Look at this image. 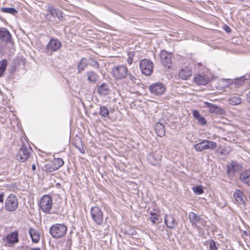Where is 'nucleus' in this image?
Returning a JSON list of instances; mask_svg holds the SVG:
<instances>
[{
	"label": "nucleus",
	"instance_id": "f257e3e1",
	"mask_svg": "<svg viewBox=\"0 0 250 250\" xmlns=\"http://www.w3.org/2000/svg\"><path fill=\"white\" fill-rule=\"evenodd\" d=\"M110 74L114 80H122L127 77L128 68L125 64L116 65L111 68Z\"/></svg>",
	"mask_w": 250,
	"mask_h": 250
},
{
	"label": "nucleus",
	"instance_id": "f03ea898",
	"mask_svg": "<svg viewBox=\"0 0 250 250\" xmlns=\"http://www.w3.org/2000/svg\"><path fill=\"white\" fill-rule=\"evenodd\" d=\"M21 146L16 154V158L20 162H24L30 157L32 148L26 140L23 141L21 139Z\"/></svg>",
	"mask_w": 250,
	"mask_h": 250
},
{
	"label": "nucleus",
	"instance_id": "7ed1b4c3",
	"mask_svg": "<svg viewBox=\"0 0 250 250\" xmlns=\"http://www.w3.org/2000/svg\"><path fill=\"white\" fill-rule=\"evenodd\" d=\"M67 231V227L62 224L56 223L50 228L49 232L52 237L61 238L64 236Z\"/></svg>",
	"mask_w": 250,
	"mask_h": 250
},
{
	"label": "nucleus",
	"instance_id": "20e7f679",
	"mask_svg": "<svg viewBox=\"0 0 250 250\" xmlns=\"http://www.w3.org/2000/svg\"><path fill=\"white\" fill-rule=\"evenodd\" d=\"M53 206V200L48 194L43 195L40 199L39 207L45 213H50Z\"/></svg>",
	"mask_w": 250,
	"mask_h": 250
},
{
	"label": "nucleus",
	"instance_id": "39448f33",
	"mask_svg": "<svg viewBox=\"0 0 250 250\" xmlns=\"http://www.w3.org/2000/svg\"><path fill=\"white\" fill-rule=\"evenodd\" d=\"M90 212L93 221L96 225L101 226L103 224L104 212L100 207L97 206L92 207L90 208Z\"/></svg>",
	"mask_w": 250,
	"mask_h": 250
},
{
	"label": "nucleus",
	"instance_id": "423d86ee",
	"mask_svg": "<svg viewBox=\"0 0 250 250\" xmlns=\"http://www.w3.org/2000/svg\"><path fill=\"white\" fill-rule=\"evenodd\" d=\"M64 162L62 158H54L51 161L44 165L42 169L45 171L52 172L58 169L60 167L62 166Z\"/></svg>",
	"mask_w": 250,
	"mask_h": 250
},
{
	"label": "nucleus",
	"instance_id": "0eeeda50",
	"mask_svg": "<svg viewBox=\"0 0 250 250\" xmlns=\"http://www.w3.org/2000/svg\"><path fill=\"white\" fill-rule=\"evenodd\" d=\"M19 202L16 196L10 194L6 199L5 202V209L10 212L15 211L18 208Z\"/></svg>",
	"mask_w": 250,
	"mask_h": 250
},
{
	"label": "nucleus",
	"instance_id": "6e6552de",
	"mask_svg": "<svg viewBox=\"0 0 250 250\" xmlns=\"http://www.w3.org/2000/svg\"><path fill=\"white\" fill-rule=\"evenodd\" d=\"M140 68L143 74L149 76L153 71V62L147 59L141 60L140 62Z\"/></svg>",
	"mask_w": 250,
	"mask_h": 250
},
{
	"label": "nucleus",
	"instance_id": "1a4fd4ad",
	"mask_svg": "<svg viewBox=\"0 0 250 250\" xmlns=\"http://www.w3.org/2000/svg\"><path fill=\"white\" fill-rule=\"evenodd\" d=\"M216 146L217 144L215 142L204 140L201 142L195 144L194 145V148L196 151L201 152L206 149H214Z\"/></svg>",
	"mask_w": 250,
	"mask_h": 250
},
{
	"label": "nucleus",
	"instance_id": "9d476101",
	"mask_svg": "<svg viewBox=\"0 0 250 250\" xmlns=\"http://www.w3.org/2000/svg\"><path fill=\"white\" fill-rule=\"evenodd\" d=\"M227 174L229 177H233L236 172L242 168V165L235 161H231L230 163L226 165Z\"/></svg>",
	"mask_w": 250,
	"mask_h": 250
},
{
	"label": "nucleus",
	"instance_id": "9b49d317",
	"mask_svg": "<svg viewBox=\"0 0 250 250\" xmlns=\"http://www.w3.org/2000/svg\"><path fill=\"white\" fill-rule=\"evenodd\" d=\"M171 54L163 50L160 53V56L162 65L165 68L169 69L171 66Z\"/></svg>",
	"mask_w": 250,
	"mask_h": 250
},
{
	"label": "nucleus",
	"instance_id": "f8f14e48",
	"mask_svg": "<svg viewBox=\"0 0 250 250\" xmlns=\"http://www.w3.org/2000/svg\"><path fill=\"white\" fill-rule=\"evenodd\" d=\"M62 43L58 39L51 38L46 45V50L49 52H55L62 47Z\"/></svg>",
	"mask_w": 250,
	"mask_h": 250
},
{
	"label": "nucleus",
	"instance_id": "ddd939ff",
	"mask_svg": "<svg viewBox=\"0 0 250 250\" xmlns=\"http://www.w3.org/2000/svg\"><path fill=\"white\" fill-rule=\"evenodd\" d=\"M19 233L18 231H15L8 234L3 239V241L7 243V246H11L19 241Z\"/></svg>",
	"mask_w": 250,
	"mask_h": 250
},
{
	"label": "nucleus",
	"instance_id": "4468645a",
	"mask_svg": "<svg viewBox=\"0 0 250 250\" xmlns=\"http://www.w3.org/2000/svg\"><path fill=\"white\" fill-rule=\"evenodd\" d=\"M164 222L167 228L172 229L177 225L178 223L172 214H166L164 217Z\"/></svg>",
	"mask_w": 250,
	"mask_h": 250
},
{
	"label": "nucleus",
	"instance_id": "2eb2a0df",
	"mask_svg": "<svg viewBox=\"0 0 250 250\" xmlns=\"http://www.w3.org/2000/svg\"><path fill=\"white\" fill-rule=\"evenodd\" d=\"M192 69L188 66L181 69L178 72L179 77L185 80L188 79L192 76Z\"/></svg>",
	"mask_w": 250,
	"mask_h": 250
},
{
	"label": "nucleus",
	"instance_id": "dca6fc26",
	"mask_svg": "<svg viewBox=\"0 0 250 250\" xmlns=\"http://www.w3.org/2000/svg\"><path fill=\"white\" fill-rule=\"evenodd\" d=\"M206 106L209 108L210 113H215L219 115H223L225 113V111L220 106H218L214 104L206 102Z\"/></svg>",
	"mask_w": 250,
	"mask_h": 250
},
{
	"label": "nucleus",
	"instance_id": "f3484780",
	"mask_svg": "<svg viewBox=\"0 0 250 250\" xmlns=\"http://www.w3.org/2000/svg\"><path fill=\"white\" fill-rule=\"evenodd\" d=\"M11 35L5 28H0V40L4 42L8 43L10 41Z\"/></svg>",
	"mask_w": 250,
	"mask_h": 250
},
{
	"label": "nucleus",
	"instance_id": "a211bd4d",
	"mask_svg": "<svg viewBox=\"0 0 250 250\" xmlns=\"http://www.w3.org/2000/svg\"><path fill=\"white\" fill-rule=\"evenodd\" d=\"M48 11L52 16L57 17L60 21L63 20L62 12L59 9H56L53 6H50L48 7Z\"/></svg>",
	"mask_w": 250,
	"mask_h": 250
},
{
	"label": "nucleus",
	"instance_id": "6ab92c4d",
	"mask_svg": "<svg viewBox=\"0 0 250 250\" xmlns=\"http://www.w3.org/2000/svg\"><path fill=\"white\" fill-rule=\"evenodd\" d=\"M240 180L250 186V169H245L243 171L240 175Z\"/></svg>",
	"mask_w": 250,
	"mask_h": 250
},
{
	"label": "nucleus",
	"instance_id": "aec40b11",
	"mask_svg": "<svg viewBox=\"0 0 250 250\" xmlns=\"http://www.w3.org/2000/svg\"><path fill=\"white\" fill-rule=\"evenodd\" d=\"M97 91L100 96H105L109 93L110 88L107 83H103L98 87Z\"/></svg>",
	"mask_w": 250,
	"mask_h": 250
},
{
	"label": "nucleus",
	"instance_id": "412c9836",
	"mask_svg": "<svg viewBox=\"0 0 250 250\" xmlns=\"http://www.w3.org/2000/svg\"><path fill=\"white\" fill-rule=\"evenodd\" d=\"M87 79L89 83H95L99 80V76L95 71L90 70L86 73Z\"/></svg>",
	"mask_w": 250,
	"mask_h": 250
},
{
	"label": "nucleus",
	"instance_id": "4be33fe9",
	"mask_svg": "<svg viewBox=\"0 0 250 250\" xmlns=\"http://www.w3.org/2000/svg\"><path fill=\"white\" fill-rule=\"evenodd\" d=\"M29 233L33 242L37 243L39 242L40 240V233L37 229L34 228H30L29 230Z\"/></svg>",
	"mask_w": 250,
	"mask_h": 250
},
{
	"label": "nucleus",
	"instance_id": "5701e85b",
	"mask_svg": "<svg viewBox=\"0 0 250 250\" xmlns=\"http://www.w3.org/2000/svg\"><path fill=\"white\" fill-rule=\"evenodd\" d=\"M188 218L192 226L198 228L197 223L200 220V216L196 215L193 212H190L188 213Z\"/></svg>",
	"mask_w": 250,
	"mask_h": 250
},
{
	"label": "nucleus",
	"instance_id": "b1692460",
	"mask_svg": "<svg viewBox=\"0 0 250 250\" xmlns=\"http://www.w3.org/2000/svg\"><path fill=\"white\" fill-rule=\"evenodd\" d=\"M195 83L199 85H206L208 82V79L205 75H198L194 78Z\"/></svg>",
	"mask_w": 250,
	"mask_h": 250
},
{
	"label": "nucleus",
	"instance_id": "393cba45",
	"mask_svg": "<svg viewBox=\"0 0 250 250\" xmlns=\"http://www.w3.org/2000/svg\"><path fill=\"white\" fill-rule=\"evenodd\" d=\"M243 192L239 189H237L233 193V196L235 198L236 201L241 205L245 204L244 200L243 199Z\"/></svg>",
	"mask_w": 250,
	"mask_h": 250
},
{
	"label": "nucleus",
	"instance_id": "a878e982",
	"mask_svg": "<svg viewBox=\"0 0 250 250\" xmlns=\"http://www.w3.org/2000/svg\"><path fill=\"white\" fill-rule=\"evenodd\" d=\"M229 103L233 105L240 104L242 102V99L238 95H233L229 99Z\"/></svg>",
	"mask_w": 250,
	"mask_h": 250
},
{
	"label": "nucleus",
	"instance_id": "bb28decb",
	"mask_svg": "<svg viewBox=\"0 0 250 250\" xmlns=\"http://www.w3.org/2000/svg\"><path fill=\"white\" fill-rule=\"evenodd\" d=\"M88 62L86 58H83L81 60L78 65V70L79 73H81L87 66Z\"/></svg>",
	"mask_w": 250,
	"mask_h": 250
},
{
	"label": "nucleus",
	"instance_id": "cd10ccee",
	"mask_svg": "<svg viewBox=\"0 0 250 250\" xmlns=\"http://www.w3.org/2000/svg\"><path fill=\"white\" fill-rule=\"evenodd\" d=\"M250 78V75H245L236 79L233 83L236 86L239 87L242 85L244 83L245 80H248Z\"/></svg>",
	"mask_w": 250,
	"mask_h": 250
},
{
	"label": "nucleus",
	"instance_id": "c85d7f7f",
	"mask_svg": "<svg viewBox=\"0 0 250 250\" xmlns=\"http://www.w3.org/2000/svg\"><path fill=\"white\" fill-rule=\"evenodd\" d=\"M7 65V61L5 59H3L0 61V78L1 77Z\"/></svg>",
	"mask_w": 250,
	"mask_h": 250
},
{
	"label": "nucleus",
	"instance_id": "c756f323",
	"mask_svg": "<svg viewBox=\"0 0 250 250\" xmlns=\"http://www.w3.org/2000/svg\"><path fill=\"white\" fill-rule=\"evenodd\" d=\"M165 134L164 126L162 123L157 122V136L160 137L164 136Z\"/></svg>",
	"mask_w": 250,
	"mask_h": 250
},
{
	"label": "nucleus",
	"instance_id": "7c9ffc66",
	"mask_svg": "<svg viewBox=\"0 0 250 250\" xmlns=\"http://www.w3.org/2000/svg\"><path fill=\"white\" fill-rule=\"evenodd\" d=\"M166 91V87L162 83H157V96H161Z\"/></svg>",
	"mask_w": 250,
	"mask_h": 250
},
{
	"label": "nucleus",
	"instance_id": "2f4dec72",
	"mask_svg": "<svg viewBox=\"0 0 250 250\" xmlns=\"http://www.w3.org/2000/svg\"><path fill=\"white\" fill-rule=\"evenodd\" d=\"M99 114L102 117L106 118L109 116V111L105 106H101L100 107Z\"/></svg>",
	"mask_w": 250,
	"mask_h": 250
},
{
	"label": "nucleus",
	"instance_id": "473e14b6",
	"mask_svg": "<svg viewBox=\"0 0 250 250\" xmlns=\"http://www.w3.org/2000/svg\"><path fill=\"white\" fill-rule=\"evenodd\" d=\"M1 11L3 13H10L12 15H15L18 13L17 10L14 8L2 7L1 8Z\"/></svg>",
	"mask_w": 250,
	"mask_h": 250
},
{
	"label": "nucleus",
	"instance_id": "72a5a7b5",
	"mask_svg": "<svg viewBox=\"0 0 250 250\" xmlns=\"http://www.w3.org/2000/svg\"><path fill=\"white\" fill-rule=\"evenodd\" d=\"M192 190H193L195 193L198 195L201 194L204 192L203 187L201 186L193 187L192 188Z\"/></svg>",
	"mask_w": 250,
	"mask_h": 250
},
{
	"label": "nucleus",
	"instance_id": "f704fd0d",
	"mask_svg": "<svg viewBox=\"0 0 250 250\" xmlns=\"http://www.w3.org/2000/svg\"><path fill=\"white\" fill-rule=\"evenodd\" d=\"M88 64L94 68L98 69L99 67V64L97 61L92 58L89 59V62Z\"/></svg>",
	"mask_w": 250,
	"mask_h": 250
},
{
	"label": "nucleus",
	"instance_id": "c9c22d12",
	"mask_svg": "<svg viewBox=\"0 0 250 250\" xmlns=\"http://www.w3.org/2000/svg\"><path fill=\"white\" fill-rule=\"evenodd\" d=\"M209 244L210 250H218V248L216 246V243L213 240L210 239L209 241Z\"/></svg>",
	"mask_w": 250,
	"mask_h": 250
},
{
	"label": "nucleus",
	"instance_id": "e433bc0d",
	"mask_svg": "<svg viewBox=\"0 0 250 250\" xmlns=\"http://www.w3.org/2000/svg\"><path fill=\"white\" fill-rule=\"evenodd\" d=\"M127 76L128 77L129 80L132 83H136L137 78L128 72Z\"/></svg>",
	"mask_w": 250,
	"mask_h": 250
},
{
	"label": "nucleus",
	"instance_id": "4c0bfd02",
	"mask_svg": "<svg viewBox=\"0 0 250 250\" xmlns=\"http://www.w3.org/2000/svg\"><path fill=\"white\" fill-rule=\"evenodd\" d=\"M197 120L201 125H205L207 123L206 120L204 117L200 116Z\"/></svg>",
	"mask_w": 250,
	"mask_h": 250
},
{
	"label": "nucleus",
	"instance_id": "58836bf2",
	"mask_svg": "<svg viewBox=\"0 0 250 250\" xmlns=\"http://www.w3.org/2000/svg\"><path fill=\"white\" fill-rule=\"evenodd\" d=\"M192 115L194 118L197 120L201 116L197 110H194L192 111Z\"/></svg>",
	"mask_w": 250,
	"mask_h": 250
},
{
	"label": "nucleus",
	"instance_id": "ea45409f",
	"mask_svg": "<svg viewBox=\"0 0 250 250\" xmlns=\"http://www.w3.org/2000/svg\"><path fill=\"white\" fill-rule=\"evenodd\" d=\"M151 214V217H150L149 219H150V221L153 224H155V219H156V217L155 216V215L156 214L155 213H150Z\"/></svg>",
	"mask_w": 250,
	"mask_h": 250
},
{
	"label": "nucleus",
	"instance_id": "a19ab883",
	"mask_svg": "<svg viewBox=\"0 0 250 250\" xmlns=\"http://www.w3.org/2000/svg\"><path fill=\"white\" fill-rule=\"evenodd\" d=\"M133 61V55H129V56L127 60V63L131 65Z\"/></svg>",
	"mask_w": 250,
	"mask_h": 250
},
{
	"label": "nucleus",
	"instance_id": "79ce46f5",
	"mask_svg": "<svg viewBox=\"0 0 250 250\" xmlns=\"http://www.w3.org/2000/svg\"><path fill=\"white\" fill-rule=\"evenodd\" d=\"M198 223L201 224L203 227H205V226H206V221L201 217L200 218V220L199 221V222H198Z\"/></svg>",
	"mask_w": 250,
	"mask_h": 250
},
{
	"label": "nucleus",
	"instance_id": "37998d69",
	"mask_svg": "<svg viewBox=\"0 0 250 250\" xmlns=\"http://www.w3.org/2000/svg\"><path fill=\"white\" fill-rule=\"evenodd\" d=\"M224 29L226 32L229 33H230L231 31V29H230V28L227 25H225V26L224 27Z\"/></svg>",
	"mask_w": 250,
	"mask_h": 250
},
{
	"label": "nucleus",
	"instance_id": "c03bdc74",
	"mask_svg": "<svg viewBox=\"0 0 250 250\" xmlns=\"http://www.w3.org/2000/svg\"><path fill=\"white\" fill-rule=\"evenodd\" d=\"M246 100L247 102L250 103V91L246 94Z\"/></svg>",
	"mask_w": 250,
	"mask_h": 250
},
{
	"label": "nucleus",
	"instance_id": "a18cd8bd",
	"mask_svg": "<svg viewBox=\"0 0 250 250\" xmlns=\"http://www.w3.org/2000/svg\"><path fill=\"white\" fill-rule=\"evenodd\" d=\"M156 86V84H154L153 85H151L149 87V89L151 91V92H154V88H155Z\"/></svg>",
	"mask_w": 250,
	"mask_h": 250
},
{
	"label": "nucleus",
	"instance_id": "49530a36",
	"mask_svg": "<svg viewBox=\"0 0 250 250\" xmlns=\"http://www.w3.org/2000/svg\"><path fill=\"white\" fill-rule=\"evenodd\" d=\"M0 202L1 203H3V195H0Z\"/></svg>",
	"mask_w": 250,
	"mask_h": 250
},
{
	"label": "nucleus",
	"instance_id": "de8ad7c7",
	"mask_svg": "<svg viewBox=\"0 0 250 250\" xmlns=\"http://www.w3.org/2000/svg\"><path fill=\"white\" fill-rule=\"evenodd\" d=\"M32 169L33 171H35L36 169V166L35 164H33L32 166Z\"/></svg>",
	"mask_w": 250,
	"mask_h": 250
},
{
	"label": "nucleus",
	"instance_id": "09e8293b",
	"mask_svg": "<svg viewBox=\"0 0 250 250\" xmlns=\"http://www.w3.org/2000/svg\"><path fill=\"white\" fill-rule=\"evenodd\" d=\"M30 250H41V249L38 248H32Z\"/></svg>",
	"mask_w": 250,
	"mask_h": 250
},
{
	"label": "nucleus",
	"instance_id": "8fccbe9b",
	"mask_svg": "<svg viewBox=\"0 0 250 250\" xmlns=\"http://www.w3.org/2000/svg\"><path fill=\"white\" fill-rule=\"evenodd\" d=\"M80 151L82 153H84V150L83 148L82 149H80Z\"/></svg>",
	"mask_w": 250,
	"mask_h": 250
},
{
	"label": "nucleus",
	"instance_id": "3c124183",
	"mask_svg": "<svg viewBox=\"0 0 250 250\" xmlns=\"http://www.w3.org/2000/svg\"><path fill=\"white\" fill-rule=\"evenodd\" d=\"M249 120H250V114L249 115Z\"/></svg>",
	"mask_w": 250,
	"mask_h": 250
},
{
	"label": "nucleus",
	"instance_id": "603ef678",
	"mask_svg": "<svg viewBox=\"0 0 250 250\" xmlns=\"http://www.w3.org/2000/svg\"><path fill=\"white\" fill-rule=\"evenodd\" d=\"M240 0V1H244V0Z\"/></svg>",
	"mask_w": 250,
	"mask_h": 250
}]
</instances>
